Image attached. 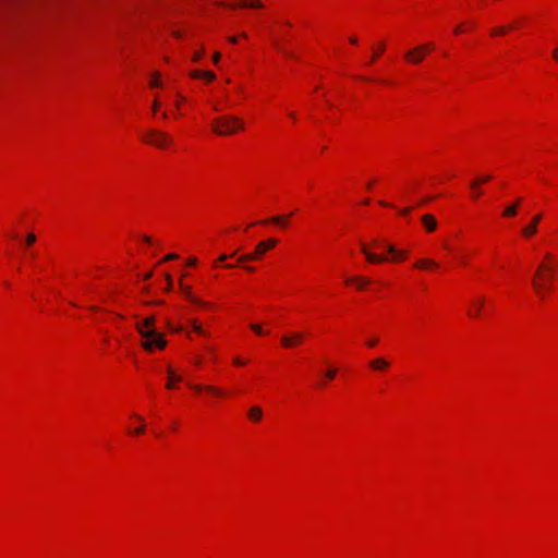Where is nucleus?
<instances>
[{"instance_id":"nucleus-1","label":"nucleus","mask_w":558,"mask_h":558,"mask_svg":"<svg viewBox=\"0 0 558 558\" xmlns=\"http://www.w3.org/2000/svg\"><path fill=\"white\" fill-rule=\"evenodd\" d=\"M558 260L551 253L545 254V260L541 263L534 274L532 286L541 299L550 289V281L555 278Z\"/></svg>"},{"instance_id":"nucleus-2","label":"nucleus","mask_w":558,"mask_h":558,"mask_svg":"<svg viewBox=\"0 0 558 558\" xmlns=\"http://www.w3.org/2000/svg\"><path fill=\"white\" fill-rule=\"evenodd\" d=\"M154 316L146 317L143 322L136 324V330L142 336V347L144 350L151 352L154 349L162 350L167 345L163 336L157 331Z\"/></svg>"},{"instance_id":"nucleus-3","label":"nucleus","mask_w":558,"mask_h":558,"mask_svg":"<svg viewBox=\"0 0 558 558\" xmlns=\"http://www.w3.org/2000/svg\"><path fill=\"white\" fill-rule=\"evenodd\" d=\"M213 130L218 135H232L244 129L243 121L233 116L218 117L213 121Z\"/></svg>"},{"instance_id":"nucleus-4","label":"nucleus","mask_w":558,"mask_h":558,"mask_svg":"<svg viewBox=\"0 0 558 558\" xmlns=\"http://www.w3.org/2000/svg\"><path fill=\"white\" fill-rule=\"evenodd\" d=\"M143 140L158 148H167L172 144V137L170 135L154 129L148 130Z\"/></svg>"},{"instance_id":"nucleus-5","label":"nucleus","mask_w":558,"mask_h":558,"mask_svg":"<svg viewBox=\"0 0 558 558\" xmlns=\"http://www.w3.org/2000/svg\"><path fill=\"white\" fill-rule=\"evenodd\" d=\"M277 240L269 239L267 241L259 242L256 245L255 252L250 254H243L239 256L238 262L239 263H246L259 259L263 254H265L268 250L275 247L277 245Z\"/></svg>"},{"instance_id":"nucleus-6","label":"nucleus","mask_w":558,"mask_h":558,"mask_svg":"<svg viewBox=\"0 0 558 558\" xmlns=\"http://www.w3.org/2000/svg\"><path fill=\"white\" fill-rule=\"evenodd\" d=\"M427 54L426 45H417L404 52V59L411 64H420Z\"/></svg>"},{"instance_id":"nucleus-7","label":"nucleus","mask_w":558,"mask_h":558,"mask_svg":"<svg viewBox=\"0 0 558 558\" xmlns=\"http://www.w3.org/2000/svg\"><path fill=\"white\" fill-rule=\"evenodd\" d=\"M304 339V336L302 332H292L290 335L282 336L281 338V344L282 347L290 349L298 344H300Z\"/></svg>"},{"instance_id":"nucleus-8","label":"nucleus","mask_w":558,"mask_h":558,"mask_svg":"<svg viewBox=\"0 0 558 558\" xmlns=\"http://www.w3.org/2000/svg\"><path fill=\"white\" fill-rule=\"evenodd\" d=\"M542 217L543 215L541 213L536 214L532 218L531 222L522 229V235L525 238H532L533 235H535L537 232V226L542 220Z\"/></svg>"},{"instance_id":"nucleus-9","label":"nucleus","mask_w":558,"mask_h":558,"mask_svg":"<svg viewBox=\"0 0 558 558\" xmlns=\"http://www.w3.org/2000/svg\"><path fill=\"white\" fill-rule=\"evenodd\" d=\"M361 251L365 255L368 263L379 264L387 260L386 257L372 253L364 243H361Z\"/></svg>"},{"instance_id":"nucleus-10","label":"nucleus","mask_w":558,"mask_h":558,"mask_svg":"<svg viewBox=\"0 0 558 558\" xmlns=\"http://www.w3.org/2000/svg\"><path fill=\"white\" fill-rule=\"evenodd\" d=\"M485 299L483 296L475 298L472 301V306L469 311V315L473 317H478L484 306Z\"/></svg>"},{"instance_id":"nucleus-11","label":"nucleus","mask_w":558,"mask_h":558,"mask_svg":"<svg viewBox=\"0 0 558 558\" xmlns=\"http://www.w3.org/2000/svg\"><path fill=\"white\" fill-rule=\"evenodd\" d=\"M190 387L193 390H195V391H203V390H205V391H207V392H209L211 395H215V396H223L225 395V392L221 389H219V388H217L215 386H202V385H192V384H190Z\"/></svg>"},{"instance_id":"nucleus-12","label":"nucleus","mask_w":558,"mask_h":558,"mask_svg":"<svg viewBox=\"0 0 558 558\" xmlns=\"http://www.w3.org/2000/svg\"><path fill=\"white\" fill-rule=\"evenodd\" d=\"M422 222L427 232H433L437 228L436 219L434 218V216H432L429 214L422 216Z\"/></svg>"},{"instance_id":"nucleus-13","label":"nucleus","mask_w":558,"mask_h":558,"mask_svg":"<svg viewBox=\"0 0 558 558\" xmlns=\"http://www.w3.org/2000/svg\"><path fill=\"white\" fill-rule=\"evenodd\" d=\"M385 247L388 251V253H390L392 255V260H395V262L402 260L407 256L405 251H400L391 244H387V245H385Z\"/></svg>"},{"instance_id":"nucleus-14","label":"nucleus","mask_w":558,"mask_h":558,"mask_svg":"<svg viewBox=\"0 0 558 558\" xmlns=\"http://www.w3.org/2000/svg\"><path fill=\"white\" fill-rule=\"evenodd\" d=\"M180 287H181V290L183 291L184 295L186 296V299L190 302H192L196 305H202V306L206 305V303L202 302L195 295L192 294L190 287L184 286L182 282H180Z\"/></svg>"},{"instance_id":"nucleus-15","label":"nucleus","mask_w":558,"mask_h":558,"mask_svg":"<svg viewBox=\"0 0 558 558\" xmlns=\"http://www.w3.org/2000/svg\"><path fill=\"white\" fill-rule=\"evenodd\" d=\"M390 363L384 357H377L369 362V366L375 371H384L388 368Z\"/></svg>"},{"instance_id":"nucleus-16","label":"nucleus","mask_w":558,"mask_h":558,"mask_svg":"<svg viewBox=\"0 0 558 558\" xmlns=\"http://www.w3.org/2000/svg\"><path fill=\"white\" fill-rule=\"evenodd\" d=\"M167 372H168V383H167L166 387L168 389H173L174 388L173 383L181 381L182 377L180 375H178L174 372V369H172L170 366L167 368Z\"/></svg>"},{"instance_id":"nucleus-17","label":"nucleus","mask_w":558,"mask_h":558,"mask_svg":"<svg viewBox=\"0 0 558 558\" xmlns=\"http://www.w3.org/2000/svg\"><path fill=\"white\" fill-rule=\"evenodd\" d=\"M522 202V198H518L513 204L507 206L502 213L505 217H514L518 214V208Z\"/></svg>"},{"instance_id":"nucleus-18","label":"nucleus","mask_w":558,"mask_h":558,"mask_svg":"<svg viewBox=\"0 0 558 558\" xmlns=\"http://www.w3.org/2000/svg\"><path fill=\"white\" fill-rule=\"evenodd\" d=\"M132 417L137 420L140 422V425L134 428L129 427L128 433L131 435H140V434L144 433L145 424H144L143 417L137 414H133Z\"/></svg>"},{"instance_id":"nucleus-19","label":"nucleus","mask_w":558,"mask_h":558,"mask_svg":"<svg viewBox=\"0 0 558 558\" xmlns=\"http://www.w3.org/2000/svg\"><path fill=\"white\" fill-rule=\"evenodd\" d=\"M415 267L418 269L437 268L438 263L429 258H423L415 263Z\"/></svg>"},{"instance_id":"nucleus-20","label":"nucleus","mask_w":558,"mask_h":558,"mask_svg":"<svg viewBox=\"0 0 558 558\" xmlns=\"http://www.w3.org/2000/svg\"><path fill=\"white\" fill-rule=\"evenodd\" d=\"M191 76L193 78H206L209 82L214 81L216 77L215 73H213L210 71H198V70L193 71L191 73Z\"/></svg>"},{"instance_id":"nucleus-21","label":"nucleus","mask_w":558,"mask_h":558,"mask_svg":"<svg viewBox=\"0 0 558 558\" xmlns=\"http://www.w3.org/2000/svg\"><path fill=\"white\" fill-rule=\"evenodd\" d=\"M345 283H356L357 289H363L366 284L369 283L367 278L363 277H353L345 280Z\"/></svg>"},{"instance_id":"nucleus-22","label":"nucleus","mask_w":558,"mask_h":558,"mask_svg":"<svg viewBox=\"0 0 558 558\" xmlns=\"http://www.w3.org/2000/svg\"><path fill=\"white\" fill-rule=\"evenodd\" d=\"M262 410L258 407H253L248 411V417L253 421H259L262 418Z\"/></svg>"},{"instance_id":"nucleus-23","label":"nucleus","mask_w":558,"mask_h":558,"mask_svg":"<svg viewBox=\"0 0 558 558\" xmlns=\"http://www.w3.org/2000/svg\"><path fill=\"white\" fill-rule=\"evenodd\" d=\"M267 222H272V223L286 227V217L284 216H274L270 219L263 221L262 223H267Z\"/></svg>"},{"instance_id":"nucleus-24","label":"nucleus","mask_w":558,"mask_h":558,"mask_svg":"<svg viewBox=\"0 0 558 558\" xmlns=\"http://www.w3.org/2000/svg\"><path fill=\"white\" fill-rule=\"evenodd\" d=\"M490 180H492V175H484L481 179L471 182L470 186L475 187V186H478L480 184L488 182Z\"/></svg>"},{"instance_id":"nucleus-25","label":"nucleus","mask_w":558,"mask_h":558,"mask_svg":"<svg viewBox=\"0 0 558 558\" xmlns=\"http://www.w3.org/2000/svg\"><path fill=\"white\" fill-rule=\"evenodd\" d=\"M508 31H509V27H507V26H499V27L493 29L492 35L493 36L505 35Z\"/></svg>"},{"instance_id":"nucleus-26","label":"nucleus","mask_w":558,"mask_h":558,"mask_svg":"<svg viewBox=\"0 0 558 558\" xmlns=\"http://www.w3.org/2000/svg\"><path fill=\"white\" fill-rule=\"evenodd\" d=\"M190 323H191V325H192V327H193V330H194L195 332H197V333H199V335H204V336L206 335V333H205V331L203 330L202 326H201V325H198L196 320H194V319H193V320H191Z\"/></svg>"},{"instance_id":"nucleus-27","label":"nucleus","mask_w":558,"mask_h":558,"mask_svg":"<svg viewBox=\"0 0 558 558\" xmlns=\"http://www.w3.org/2000/svg\"><path fill=\"white\" fill-rule=\"evenodd\" d=\"M384 50H385V44L380 43L378 46V49L376 51H374L371 62L375 61Z\"/></svg>"},{"instance_id":"nucleus-28","label":"nucleus","mask_w":558,"mask_h":558,"mask_svg":"<svg viewBox=\"0 0 558 558\" xmlns=\"http://www.w3.org/2000/svg\"><path fill=\"white\" fill-rule=\"evenodd\" d=\"M242 7H250V8H255V9H259L263 7V4L259 2V1H254V2H251V3H247V2H242Z\"/></svg>"},{"instance_id":"nucleus-29","label":"nucleus","mask_w":558,"mask_h":558,"mask_svg":"<svg viewBox=\"0 0 558 558\" xmlns=\"http://www.w3.org/2000/svg\"><path fill=\"white\" fill-rule=\"evenodd\" d=\"M337 375V368L332 367V368H329L327 372H326V378L331 380L336 377Z\"/></svg>"},{"instance_id":"nucleus-30","label":"nucleus","mask_w":558,"mask_h":558,"mask_svg":"<svg viewBox=\"0 0 558 558\" xmlns=\"http://www.w3.org/2000/svg\"><path fill=\"white\" fill-rule=\"evenodd\" d=\"M250 327H251V329H252L255 333H257V335H263V333H264V331H263V329H262V326H260V325H258V324H251V326H250Z\"/></svg>"},{"instance_id":"nucleus-31","label":"nucleus","mask_w":558,"mask_h":558,"mask_svg":"<svg viewBox=\"0 0 558 558\" xmlns=\"http://www.w3.org/2000/svg\"><path fill=\"white\" fill-rule=\"evenodd\" d=\"M150 87H158L160 86V82L158 80V73L154 74V77L150 81Z\"/></svg>"},{"instance_id":"nucleus-32","label":"nucleus","mask_w":558,"mask_h":558,"mask_svg":"<svg viewBox=\"0 0 558 558\" xmlns=\"http://www.w3.org/2000/svg\"><path fill=\"white\" fill-rule=\"evenodd\" d=\"M178 258V255L174 254V253H170V254H167L161 262H169V260H174Z\"/></svg>"},{"instance_id":"nucleus-33","label":"nucleus","mask_w":558,"mask_h":558,"mask_svg":"<svg viewBox=\"0 0 558 558\" xmlns=\"http://www.w3.org/2000/svg\"><path fill=\"white\" fill-rule=\"evenodd\" d=\"M35 242V233H29L27 235V245H31Z\"/></svg>"},{"instance_id":"nucleus-34","label":"nucleus","mask_w":558,"mask_h":558,"mask_svg":"<svg viewBox=\"0 0 558 558\" xmlns=\"http://www.w3.org/2000/svg\"><path fill=\"white\" fill-rule=\"evenodd\" d=\"M471 189L473 190V197H474V198H477V197H480V196H481L482 192L478 190V187H477V186H475V187H471Z\"/></svg>"},{"instance_id":"nucleus-35","label":"nucleus","mask_w":558,"mask_h":558,"mask_svg":"<svg viewBox=\"0 0 558 558\" xmlns=\"http://www.w3.org/2000/svg\"><path fill=\"white\" fill-rule=\"evenodd\" d=\"M202 56H203L202 51H198V52L194 53L193 61H195V62L199 61Z\"/></svg>"},{"instance_id":"nucleus-36","label":"nucleus","mask_w":558,"mask_h":558,"mask_svg":"<svg viewBox=\"0 0 558 558\" xmlns=\"http://www.w3.org/2000/svg\"><path fill=\"white\" fill-rule=\"evenodd\" d=\"M275 47L280 50L281 52H283L284 54L287 56H290L276 40H275Z\"/></svg>"},{"instance_id":"nucleus-37","label":"nucleus","mask_w":558,"mask_h":558,"mask_svg":"<svg viewBox=\"0 0 558 558\" xmlns=\"http://www.w3.org/2000/svg\"><path fill=\"white\" fill-rule=\"evenodd\" d=\"M233 362H234V364H235V365H239V366H241V365H244V364H245V362H244L243 360H241L240 357H235V359L233 360Z\"/></svg>"},{"instance_id":"nucleus-38","label":"nucleus","mask_w":558,"mask_h":558,"mask_svg":"<svg viewBox=\"0 0 558 558\" xmlns=\"http://www.w3.org/2000/svg\"><path fill=\"white\" fill-rule=\"evenodd\" d=\"M159 106L160 105H159L158 100L155 99L154 102H153V111L156 112L158 110Z\"/></svg>"},{"instance_id":"nucleus-39","label":"nucleus","mask_w":558,"mask_h":558,"mask_svg":"<svg viewBox=\"0 0 558 558\" xmlns=\"http://www.w3.org/2000/svg\"><path fill=\"white\" fill-rule=\"evenodd\" d=\"M196 263H197V259L195 257L190 258L189 262H187V264L190 266H194V265H196Z\"/></svg>"},{"instance_id":"nucleus-40","label":"nucleus","mask_w":558,"mask_h":558,"mask_svg":"<svg viewBox=\"0 0 558 558\" xmlns=\"http://www.w3.org/2000/svg\"><path fill=\"white\" fill-rule=\"evenodd\" d=\"M553 58L558 61V47L554 49L553 51Z\"/></svg>"},{"instance_id":"nucleus-41","label":"nucleus","mask_w":558,"mask_h":558,"mask_svg":"<svg viewBox=\"0 0 558 558\" xmlns=\"http://www.w3.org/2000/svg\"><path fill=\"white\" fill-rule=\"evenodd\" d=\"M220 57H221V56H220V53H219V52H216V53L214 54V62H215V63H217V62L220 60Z\"/></svg>"},{"instance_id":"nucleus-42","label":"nucleus","mask_w":558,"mask_h":558,"mask_svg":"<svg viewBox=\"0 0 558 558\" xmlns=\"http://www.w3.org/2000/svg\"><path fill=\"white\" fill-rule=\"evenodd\" d=\"M410 211H411V208H410V207H408V208L402 209V210L400 211V214H401V215H409V214H410Z\"/></svg>"},{"instance_id":"nucleus-43","label":"nucleus","mask_w":558,"mask_h":558,"mask_svg":"<svg viewBox=\"0 0 558 558\" xmlns=\"http://www.w3.org/2000/svg\"><path fill=\"white\" fill-rule=\"evenodd\" d=\"M166 280L167 283L172 284V277L169 274L166 275Z\"/></svg>"},{"instance_id":"nucleus-44","label":"nucleus","mask_w":558,"mask_h":558,"mask_svg":"<svg viewBox=\"0 0 558 558\" xmlns=\"http://www.w3.org/2000/svg\"><path fill=\"white\" fill-rule=\"evenodd\" d=\"M376 343H377V340H376V339H373V340H369L367 344H368L369 347H375V345H376Z\"/></svg>"},{"instance_id":"nucleus-45","label":"nucleus","mask_w":558,"mask_h":558,"mask_svg":"<svg viewBox=\"0 0 558 558\" xmlns=\"http://www.w3.org/2000/svg\"><path fill=\"white\" fill-rule=\"evenodd\" d=\"M227 258H228V256L226 254H222L219 256L218 262H225Z\"/></svg>"},{"instance_id":"nucleus-46","label":"nucleus","mask_w":558,"mask_h":558,"mask_svg":"<svg viewBox=\"0 0 558 558\" xmlns=\"http://www.w3.org/2000/svg\"><path fill=\"white\" fill-rule=\"evenodd\" d=\"M350 43H351L352 45H356V44H357V38H356V37H351V38H350Z\"/></svg>"},{"instance_id":"nucleus-47","label":"nucleus","mask_w":558,"mask_h":558,"mask_svg":"<svg viewBox=\"0 0 558 558\" xmlns=\"http://www.w3.org/2000/svg\"><path fill=\"white\" fill-rule=\"evenodd\" d=\"M151 276H153V272H151V271H150V272H147V274H145L144 279H145V280H148V279H150V278H151Z\"/></svg>"},{"instance_id":"nucleus-48","label":"nucleus","mask_w":558,"mask_h":558,"mask_svg":"<svg viewBox=\"0 0 558 558\" xmlns=\"http://www.w3.org/2000/svg\"><path fill=\"white\" fill-rule=\"evenodd\" d=\"M229 41H230L231 44H236V43H238V38H236V37H230V38H229Z\"/></svg>"},{"instance_id":"nucleus-49","label":"nucleus","mask_w":558,"mask_h":558,"mask_svg":"<svg viewBox=\"0 0 558 558\" xmlns=\"http://www.w3.org/2000/svg\"><path fill=\"white\" fill-rule=\"evenodd\" d=\"M143 241L146 242V243H150L151 239L149 236L144 235L143 236Z\"/></svg>"},{"instance_id":"nucleus-50","label":"nucleus","mask_w":558,"mask_h":558,"mask_svg":"<svg viewBox=\"0 0 558 558\" xmlns=\"http://www.w3.org/2000/svg\"><path fill=\"white\" fill-rule=\"evenodd\" d=\"M425 45L427 46V53L433 50V45L432 44H425Z\"/></svg>"},{"instance_id":"nucleus-51","label":"nucleus","mask_w":558,"mask_h":558,"mask_svg":"<svg viewBox=\"0 0 558 558\" xmlns=\"http://www.w3.org/2000/svg\"><path fill=\"white\" fill-rule=\"evenodd\" d=\"M167 326H168V328H169L170 330H172V331H179V329H173L170 323H167Z\"/></svg>"},{"instance_id":"nucleus-52","label":"nucleus","mask_w":558,"mask_h":558,"mask_svg":"<svg viewBox=\"0 0 558 558\" xmlns=\"http://www.w3.org/2000/svg\"><path fill=\"white\" fill-rule=\"evenodd\" d=\"M194 362H195L196 365H201L202 364V360L199 357L195 359Z\"/></svg>"},{"instance_id":"nucleus-53","label":"nucleus","mask_w":558,"mask_h":558,"mask_svg":"<svg viewBox=\"0 0 558 558\" xmlns=\"http://www.w3.org/2000/svg\"><path fill=\"white\" fill-rule=\"evenodd\" d=\"M461 31H462V29H461V27H460V26H458V27H456L454 33H456V34H460V33H461Z\"/></svg>"},{"instance_id":"nucleus-54","label":"nucleus","mask_w":558,"mask_h":558,"mask_svg":"<svg viewBox=\"0 0 558 558\" xmlns=\"http://www.w3.org/2000/svg\"><path fill=\"white\" fill-rule=\"evenodd\" d=\"M244 268H245L247 271H254V268H253V267L244 266Z\"/></svg>"},{"instance_id":"nucleus-55","label":"nucleus","mask_w":558,"mask_h":558,"mask_svg":"<svg viewBox=\"0 0 558 558\" xmlns=\"http://www.w3.org/2000/svg\"><path fill=\"white\" fill-rule=\"evenodd\" d=\"M432 199H433V197L424 198V201L422 202V204L427 203V202H430Z\"/></svg>"},{"instance_id":"nucleus-56","label":"nucleus","mask_w":558,"mask_h":558,"mask_svg":"<svg viewBox=\"0 0 558 558\" xmlns=\"http://www.w3.org/2000/svg\"><path fill=\"white\" fill-rule=\"evenodd\" d=\"M89 310H90V311L96 312V311H98V307H96V306H90V307H89Z\"/></svg>"},{"instance_id":"nucleus-57","label":"nucleus","mask_w":558,"mask_h":558,"mask_svg":"<svg viewBox=\"0 0 558 558\" xmlns=\"http://www.w3.org/2000/svg\"><path fill=\"white\" fill-rule=\"evenodd\" d=\"M171 289H172V284L167 283V290L169 291Z\"/></svg>"},{"instance_id":"nucleus-58","label":"nucleus","mask_w":558,"mask_h":558,"mask_svg":"<svg viewBox=\"0 0 558 558\" xmlns=\"http://www.w3.org/2000/svg\"><path fill=\"white\" fill-rule=\"evenodd\" d=\"M173 34H174V36H177V37H180V36H181V34H180L179 32H174Z\"/></svg>"},{"instance_id":"nucleus-59","label":"nucleus","mask_w":558,"mask_h":558,"mask_svg":"<svg viewBox=\"0 0 558 558\" xmlns=\"http://www.w3.org/2000/svg\"><path fill=\"white\" fill-rule=\"evenodd\" d=\"M363 204H365V205L369 204V199H364Z\"/></svg>"},{"instance_id":"nucleus-60","label":"nucleus","mask_w":558,"mask_h":558,"mask_svg":"<svg viewBox=\"0 0 558 558\" xmlns=\"http://www.w3.org/2000/svg\"><path fill=\"white\" fill-rule=\"evenodd\" d=\"M379 204L383 206H388V204L386 202H380Z\"/></svg>"},{"instance_id":"nucleus-61","label":"nucleus","mask_w":558,"mask_h":558,"mask_svg":"<svg viewBox=\"0 0 558 558\" xmlns=\"http://www.w3.org/2000/svg\"><path fill=\"white\" fill-rule=\"evenodd\" d=\"M292 216H293V213H290L289 215H287L286 219H287V218H290V217H292Z\"/></svg>"},{"instance_id":"nucleus-62","label":"nucleus","mask_w":558,"mask_h":558,"mask_svg":"<svg viewBox=\"0 0 558 558\" xmlns=\"http://www.w3.org/2000/svg\"><path fill=\"white\" fill-rule=\"evenodd\" d=\"M292 216H293V213H290L289 215H287L286 219H287V218H290V217H292Z\"/></svg>"},{"instance_id":"nucleus-63","label":"nucleus","mask_w":558,"mask_h":558,"mask_svg":"<svg viewBox=\"0 0 558 558\" xmlns=\"http://www.w3.org/2000/svg\"><path fill=\"white\" fill-rule=\"evenodd\" d=\"M292 216H293V213H290L289 215H287L286 219H287V218H290V217H292Z\"/></svg>"},{"instance_id":"nucleus-64","label":"nucleus","mask_w":558,"mask_h":558,"mask_svg":"<svg viewBox=\"0 0 558 558\" xmlns=\"http://www.w3.org/2000/svg\"><path fill=\"white\" fill-rule=\"evenodd\" d=\"M290 117H291L292 119H294V118H295V114L292 112V113H290Z\"/></svg>"}]
</instances>
